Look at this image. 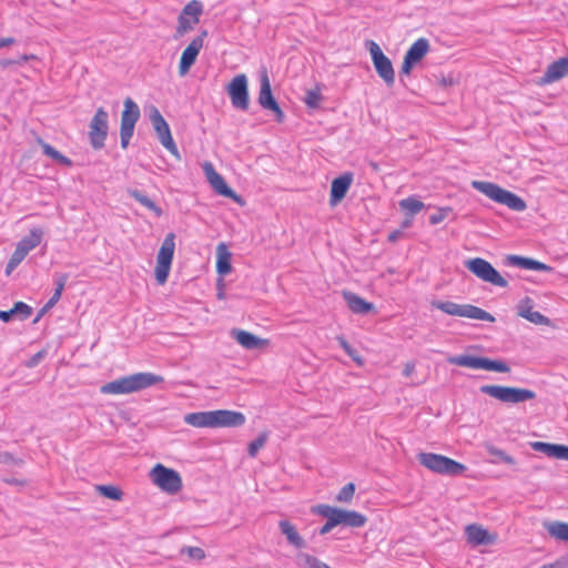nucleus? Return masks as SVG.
Masks as SVG:
<instances>
[{
  "label": "nucleus",
  "mask_w": 568,
  "mask_h": 568,
  "mask_svg": "<svg viewBox=\"0 0 568 568\" xmlns=\"http://www.w3.org/2000/svg\"><path fill=\"white\" fill-rule=\"evenodd\" d=\"M163 382V377L150 372L126 375L101 386L102 394H131Z\"/></svg>",
  "instance_id": "1"
},
{
  "label": "nucleus",
  "mask_w": 568,
  "mask_h": 568,
  "mask_svg": "<svg viewBox=\"0 0 568 568\" xmlns=\"http://www.w3.org/2000/svg\"><path fill=\"white\" fill-rule=\"evenodd\" d=\"M146 209H149L150 211L154 212L156 216H161L162 215V209L160 206H158L155 204V202H153L151 199L148 200V202L145 203L144 205Z\"/></svg>",
  "instance_id": "57"
},
{
  "label": "nucleus",
  "mask_w": 568,
  "mask_h": 568,
  "mask_svg": "<svg viewBox=\"0 0 568 568\" xmlns=\"http://www.w3.org/2000/svg\"><path fill=\"white\" fill-rule=\"evenodd\" d=\"M199 23V19H192L180 13L178 18V28L175 38L182 37L184 33L193 30L194 26Z\"/></svg>",
  "instance_id": "39"
},
{
  "label": "nucleus",
  "mask_w": 568,
  "mask_h": 568,
  "mask_svg": "<svg viewBox=\"0 0 568 568\" xmlns=\"http://www.w3.org/2000/svg\"><path fill=\"white\" fill-rule=\"evenodd\" d=\"M150 477L152 481L165 493L176 494L182 489V478L180 474L162 464H156L151 469Z\"/></svg>",
  "instance_id": "10"
},
{
  "label": "nucleus",
  "mask_w": 568,
  "mask_h": 568,
  "mask_svg": "<svg viewBox=\"0 0 568 568\" xmlns=\"http://www.w3.org/2000/svg\"><path fill=\"white\" fill-rule=\"evenodd\" d=\"M42 234V230L40 229L31 230L28 236H24L18 242L17 247L26 255H28L30 251L36 248L41 243Z\"/></svg>",
  "instance_id": "33"
},
{
  "label": "nucleus",
  "mask_w": 568,
  "mask_h": 568,
  "mask_svg": "<svg viewBox=\"0 0 568 568\" xmlns=\"http://www.w3.org/2000/svg\"><path fill=\"white\" fill-rule=\"evenodd\" d=\"M518 315L536 325H548L550 323L547 316L542 315L540 312L534 311L529 305H520Z\"/></svg>",
  "instance_id": "36"
},
{
  "label": "nucleus",
  "mask_w": 568,
  "mask_h": 568,
  "mask_svg": "<svg viewBox=\"0 0 568 568\" xmlns=\"http://www.w3.org/2000/svg\"><path fill=\"white\" fill-rule=\"evenodd\" d=\"M150 120L158 134V138L162 145L174 156L180 158L178 146L172 138L170 126L165 119L160 113L159 109L152 106L150 109Z\"/></svg>",
  "instance_id": "13"
},
{
  "label": "nucleus",
  "mask_w": 568,
  "mask_h": 568,
  "mask_svg": "<svg viewBox=\"0 0 568 568\" xmlns=\"http://www.w3.org/2000/svg\"><path fill=\"white\" fill-rule=\"evenodd\" d=\"M214 428L220 427H240L246 422V417L241 412L229 409L213 410Z\"/></svg>",
  "instance_id": "19"
},
{
  "label": "nucleus",
  "mask_w": 568,
  "mask_h": 568,
  "mask_svg": "<svg viewBox=\"0 0 568 568\" xmlns=\"http://www.w3.org/2000/svg\"><path fill=\"white\" fill-rule=\"evenodd\" d=\"M278 529L281 534L285 536L288 545L293 546L296 549H303L306 547L305 539L298 534L295 525H293L290 520H280Z\"/></svg>",
  "instance_id": "24"
},
{
  "label": "nucleus",
  "mask_w": 568,
  "mask_h": 568,
  "mask_svg": "<svg viewBox=\"0 0 568 568\" xmlns=\"http://www.w3.org/2000/svg\"><path fill=\"white\" fill-rule=\"evenodd\" d=\"M11 456L8 453H0V462H7Z\"/></svg>",
  "instance_id": "64"
},
{
  "label": "nucleus",
  "mask_w": 568,
  "mask_h": 568,
  "mask_svg": "<svg viewBox=\"0 0 568 568\" xmlns=\"http://www.w3.org/2000/svg\"><path fill=\"white\" fill-rule=\"evenodd\" d=\"M128 193L132 199H134L136 202H139L143 206L150 199L146 194H144L143 192H141L136 189H130V190H128Z\"/></svg>",
  "instance_id": "51"
},
{
  "label": "nucleus",
  "mask_w": 568,
  "mask_h": 568,
  "mask_svg": "<svg viewBox=\"0 0 568 568\" xmlns=\"http://www.w3.org/2000/svg\"><path fill=\"white\" fill-rule=\"evenodd\" d=\"M37 143L41 146L43 154L49 156L50 159H52L58 164H61L63 166H71L72 165V161L69 158L63 155L60 151H58L52 145L47 143L40 136L37 138Z\"/></svg>",
  "instance_id": "31"
},
{
  "label": "nucleus",
  "mask_w": 568,
  "mask_h": 568,
  "mask_svg": "<svg viewBox=\"0 0 568 568\" xmlns=\"http://www.w3.org/2000/svg\"><path fill=\"white\" fill-rule=\"evenodd\" d=\"M203 12V4L199 0L190 1L182 10V14L192 19H199Z\"/></svg>",
  "instance_id": "41"
},
{
  "label": "nucleus",
  "mask_w": 568,
  "mask_h": 568,
  "mask_svg": "<svg viewBox=\"0 0 568 568\" xmlns=\"http://www.w3.org/2000/svg\"><path fill=\"white\" fill-rule=\"evenodd\" d=\"M316 513L318 515L329 514L336 526L343 525L347 527L359 528L363 527L367 521V518L358 511L345 510L328 505L317 506Z\"/></svg>",
  "instance_id": "11"
},
{
  "label": "nucleus",
  "mask_w": 568,
  "mask_h": 568,
  "mask_svg": "<svg viewBox=\"0 0 568 568\" xmlns=\"http://www.w3.org/2000/svg\"><path fill=\"white\" fill-rule=\"evenodd\" d=\"M202 169L206 180L209 181L211 186L216 191V193L230 199L237 197L235 192L226 184L224 178L216 172L211 162H205Z\"/></svg>",
  "instance_id": "18"
},
{
  "label": "nucleus",
  "mask_w": 568,
  "mask_h": 568,
  "mask_svg": "<svg viewBox=\"0 0 568 568\" xmlns=\"http://www.w3.org/2000/svg\"><path fill=\"white\" fill-rule=\"evenodd\" d=\"M355 494V484L348 483L342 487L336 496V500L339 503H351Z\"/></svg>",
  "instance_id": "43"
},
{
  "label": "nucleus",
  "mask_w": 568,
  "mask_h": 568,
  "mask_svg": "<svg viewBox=\"0 0 568 568\" xmlns=\"http://www.w3.org/2000/svg\"><path fill=\"white\" fill-rule=\"evenodd\" d=\"M471 186L490 200L504 204L516 212H523L527 207L526 202L520 196L493 182L473 181Z\"/></svg>",
  "instance_id": "2"
},
{
  "label": "nucleus",
  "mask_w": 568,
  "mask_h": 568,
  "mask_svg": "<svg viewBox=\"0 0 568 568\" xmlns=\"http://www.w3.org/2000/svg\"><path fill=\"white\" fill-rule=\"evenodd\" d=\"M174 237L175 235L173 233H169L164 237L158 253L156 263L172 264L175 248Z\"/></svg>",
  "instance_id": "29"
},
{
  "label": "nucleus",
  "mask_w": 568,
  "mask_h": 568,
  "mask_svg": "<svg viewBox=\"0 0 568 568\" xmlns=\"http://www.w3.org/2000/svg\"><path fill=\"white\" fill-rule=\"evenodd\" d=\"M531 448L536 452L542 453L548 457H552L555 444L534 442L530 444Z\"/></svg>",
  "instance_id": "48"
},
{
  "label": "nucleus",
  "mask_w": 568,
  "mask_h": 568,
  "mask_svg": "<svg viewBox=\"0 0 568 568\" xmlns=\"http://www.w3.org/2000/svg\"><path fill=\"white\" fill-rule=\"evenodd\" d=\"M180 552H181V555L186 554L189 556V558L193 559V560H201L205 557L204 550L200 547L186 546V547H183Z\"/></svg>",
  "instance_id": "47"
},
{
  "label": "nucleus",
  "mask_w": 568,
  "mask_h": 568,
  "mask_svg": "<svg viewBox=\"0 0 568 568\" xmlns=\"http://www.w3.org/2000/svg\"><path fill=\"white\" fill-rule=\"evenodd\" d=\"M44 357V352H38L36 353L28 362L27 366L28 367H34L37 366L41 359Z\"/></svg>",
  "instance_id": "55"
},
{
  "label": "nucleus",
  "mask_w": 568,
  "mask_h": 568,
  "mask_svg": "<svg viewBox=\"0 0 568 568\" xmlns=\"http://www.w3.org/2000/svg\"><path fill=\"white\" fill-rule=\"evenodd\" d=\"M207 37V31L203 30L197 37H195L191 43L184 49L182 52L180 63H179V73L180 75H185L191 67L195 63L196 58L203 48L204 39Z\"/></svg>",
  "instance_id": "16"
},
{
  "label": "nucleus",
  "mask_w": 568,
  "mask_h": 568,
  "mask_svg": "<svg viewBox=\"0 0 568 568\" xmlns=\"http://www.w3.org/2000/svg\"><path fill=\"white\" fill-rule=\"evenodd\" d=\"M343 297L348 308L355 314H367L375 308L373 303H369L358 296L357 294L348 291L343 292Z\"/></svg>",
  "instance_id": "25"
},
{
  "label": "nucleus",
  "mask_w": 568,
  "mask_h": 568,
  "mask_svg": "<svg viewBox=\"0 0 568 568\" xmlns=\"http://www.w3.org/2000/svg\"><path fill=\"white\" fill-rule=\"evenodd\" d=\"M322 94L318 90H308L304 98V102L308 108L315 109L320 105Z\"/></svg>",
  "instance_id": "46"
},
{
  "label": "nucleus",
  "mask_w": 568,
  "mask_h": 568,
  "mask_svg": "<svg viewBox=\"0 0 568 568\" xmlns=\"http://www.w3.org/2000/svg\"><path fill=\"white\" fill-rule=\"evenodd\" d=\"M323 517H325L327 520L326 523L318 529V534L320 535H326L328 534L334 527H336L332 516L329 514L327 515H322Z\"/></svg>",
  "instance_id": "52"
},
{
  "label": "nucleus",
  "mask_w": 568,
  "mask_h": 568,
  "mask_svg": "<svg viewBox=\"0 0 568 568\" xmlns=\"http://www.w3.org/2000/svg\"><path fill=\"white\" fill-rule=\"evenodd\" d=\"M465 534L467 541L473 546H487L491 545L495 540V537L491 536L487 529L476 524L468 525L465 528Z\"/></svg>",
  "instance_id": "23"
},
{
  "label": "nucleus",
  "mask_w": 568,
  "mask_h": 568,
  "mask_svg": "<svg viewBox=\"0 0 568 568\" xmlns=\"http://www.w3.org/2000/svg\"><path fill=\"white\" fill-rule=\"evenodd\" d=\"M366 49L369 51L374 68L387 87L395 82V70L392 61L384 54L381 47L373 40L366 41Z\"/></svg>",
  "instance_id": "8"
},
{
  "label": "nucleus",
  "mask_w": 568,
  "mask_h": 568,
  "mask_svg": "<svg viewBox=\"0 0 568 568\" xmlns=\"http://www.w3.org/2000/svg\"><path fill=\"white\" fill-rule=\"evenodd\" d=\"M27 255L21 252L18 247H16L14 252L12 253L10 260L14 262L17 265H19Z\"/></svg>",
  "instance_id": "56"
},
{
  "label": "nucleus",
  "mask_w": 568,
  "mask_h": 568,
  "mask_svg": "<svg viewBox=\"0 0 568 568\" xmlns=\"http://www.w3.org/2000/svg\"><path fill=\"white\" fill-rule=\"evenodd\" d=\"M414 371V365L413 364H407L404 368V375L408 376L412 374V372Z\"/></svg>",
  "instance_id": "62"
},
{
  "label": "nucleus",
  "mask_w": 568,
  "mask_h": 568,
  "mask_svg": "<svg viewBox=\"0 0 568 568\" xmlns=\"http://www.w3.org/2000/svg\"><path fill=\"white\" fill-rule=\"evenodd\" d=\"M37 143L41 146L43 154L49 156L50 159H52L58 164H61L63 166H71L72 165V161L69 158L63 155L60 151H58L52 145L47 143L40 136L37 138Z\"/></svg>",
  "instance_id": "32"
},
{
  "label": "nucleus",
  "mask_w": 568,
  "mask_h": 568,
  "mask_svg": "<svg viewBox=\"0 0 568 568\" xmlns=\"http://www.w3.org/2000/svg\"><path fill=\"white\" fill-rule=\"evenodd\" d=\"M546 529L551 537L568 541V523L552 521L546 524Z\"/></svg>",
  "instance_id": "38"
},
{
  "label": "nucleus",
  "mask_w": 568,
  "mask_h": 568,
  "mask_svg": "<svg viewBox=\"0 0 568 568\" xmlns=\"http://www.w3.org/2000/svg\"><path fill=\"white\" fill-rule=\"evenodd\" d=\"M417 459L420 465L440 475L458 476L466 470L465 465L439 454L420 453Z\"/></svg>",
  "instance_id": "3"
},
{
  "label": "nucleus",
  "mask_w": 568,
  "mask_h": 568,
  "mask_svg": "<svg viewBox=\"0 0 568 568\" xmlns=\"http://www.w3.org/2000/svg\"><path fill=\"white\" fill-rule=\"evenodd\" d=\"M530 270H532V271H541V272H550L552 270V267L547 265V264H545V263H541V262L532 258L531 268Z\"/></svg>",
  "instance_id": "54"
},
{
  "label": "nucleus",
  "mask_w": 568,
  "mask_h": 568,
  "mask_svg": "<svg viewBox=\"0 0 568 568\" xmlns=\"http://www.w3.org/2000/svg\"><path fill=\"white\" fill-rule=\"evenodd\" d=\"M399 207L406 212L407 215L414 216L419 213L425 204L416 196H408L399 201Z\"/></svg>",
  "instance_id": "37"
},
{
  "label": "nucleus",
  "mask_w": 568,
  "mask_h": 568,
  "mask_svg": "<svg viewBox=\"0 0 568 568\" xmlns=\"http://www.w3.org/2000/svg\"><path fill=\"white\" fill-rule=\"evenodd\" d=\"M213 410L195 412L184 416V422L196 428H214Z\"/></svg>",
  "instance_id": "27"
},
{
  "label": "nucleus",
  "mask_w": 568,
  "mask_h": 568,
  "mask_svg": "<svg viewBox=\"0 0 568 568\" xmlns=\"http://www.w3.org/2000/svg\"><path fill=\"white\" fill-rule=\"evenodd\" d=\"M13 63H14V60H10V59H4V60H1V61H0V64H1L3 68H7V67H9V65H11V64H13Z\"/></svg>",
  "instance_id": "63"
},
{
  "label": "nucleus",
  "mask_w": 568,
  "mask_h": 568,
  "mask_svg": "<svg viewBox=\"0 0 568 568\" xmlns=\"http://www.w3.org/2000/svg\"><path fill=\"white\" fill-rule=\"evenodd\" d=\"M507 265L516 266L524 270H530L531 268V262L532 258L530 257H524L519 255H508L506 258Z\"/></svg>",
  "instance_id": "42"
},
{
  "label": "nucleus",
  "mask_w": 568,
  "mask_h": 568,
  "mask_svg": "<svg viewBox=\"0 0 568 568\" xmlns=\"http://www.w3.org/2000/svg\"><path fill=\"white\" fill-rule=\"evenodd\" d=\"M479 390L505 404H519L536 397L530 389L500 385H481Z\"/></svg>",
  "instance_id": "5"
},
{
  "label": "nucleus",
  "mask_w": 568,
  "mask_h": 568,
  "mask_svg": "<svg viewBox=\"0 0 568 568\" xmlns=\"http://www.w3.org/2000/svg\"><path fill=\"white\" fill-rule=\"evenodd\" d=\"M341 346L354 361L362 364L361 358L355 355L356 351L345 339H341Z\"/></svg>",
  "instance_id": "53"
},
{
  "label": "nucleus",
  "mask_w": 568,
  "mask_h": 568,
  "mask_svg": "<svg viewBox=\"0 0 568 568\" xmlns=\"http://www.w3.org/2000/svg\"><path fill=\"white\" fill-rule=\"evenodd\" d=\"M97 490L103 497L112 500H120L123 496L122 490L113 485H98Z\"/></svg>",
  "instance_id": "40"
},
{
  "label": "nucleus",
  "mask_w": 568,
  "mask_h": 568,
  "mask_svg": "<svg viewBox=\"0 0 568 568\" xmlns=\"http://www.w3.org/2000/svg\"><path fill=\"white\" fill-rule=\"evenodd\" d=\"M552 458L568 460V446L555 444Z\"/></svg>",
  "instance_id": "50"
},
{
  "label": "nucleus",
  "mask_w": 568,
  "mask_h": 568,
  "mask_svg": "<svg viewBox=\"0 0 568 568\" xmlns=\"http://www.w3.org/2000/svg\"><path fill=\"white\" fill-rule=\"evenodd\" d=\"M17 267H18V265L14 262H12L11 260H9V262L7 263V266H6V274L10 275L11 272L13 270H16Z\"/></svg>",
  "instance_id": "60"
},
{
  "label": "nucleus",
  "mask_w": 568,
  "mask_h": 568,
  "mask_svg": "<svg viewBox=\"0 0 568 568\" xmlns=\"http://www.w3.org/2000/svg\"><path fill=\"white\" fill-rule=\"evenodd\" d=\"M37 143L41 146L43 154L49 156L50 159H52L58 164H61L63 166H71L72 165V161L69 158L63 155L60 151H58L52 145L47 143L40 136L37 138Z\"/></svg>",
  "instance_id": "30"
},
{
  "label": "nucleus",
  "mask_w": 568,
  "mask_h": 568,
  "mask_svg": "<svg viewBox=\"0 0 568 568\" xmlns=\"http://www.w3.org/2000/svg\"><path fill=\"white\" fill-rule=\"evenodd\" d=\"M227 93L231 98L232 105L242 111L248 108V90L247 78L245 74H237L233 78L227 87Z\"/></svg>",
  "instance_id": "14"
},
{
  "label": "nucleus",
  "mask_w": 568,
  "mask_h": 568,
  "mask_svg": "<svg viewBox=\"0 0 568 568\" xmlns=\"http://www.w3.org/2000/svg\"><path fill=\"white\" fill-rule=\"evenodd\" d=\"M352 182L353 174L349 172H346L332 181L329 195L331 205H336L345 197Z\"/></svg>",
  "instance_id": "20"
},
{
  "label": "nucleus",
  "mask_w": 568,
  "mask_h": 568,
  "mask_svg": "<svg viewBox=\"0 0 568 568\" xmlns=\"http://www.w3.org/2000/svg\"><path fill=\"white\" fill-rule=\"evenodd\" d=\"M400 235V232L399 231H394L392 232L389 235H388V241L389 242H396L397 239L399 237Z\"/></svg>",
  "instance_id": "61"
},
{
  "label": "nucleus",
  "mask_w": 568,
  "mask_h": 568,
  "mask_svg": "<svg viewBox=\"0 0 568 568\" xmlns=\"http://www.w3.org/2000/svg\"><path fill=\"white\" fill-rule=\"evenodd\" d=\"M267 440V434H260L254 440L248 444L247 453L251 457H255L258 450L265 445Z\"/></svg>",
  "instance_id": "44"
},
{
  "label": "nucleus",
  "mask_w": 568,
  "mask_h": 568,
  "mask_svg": "<svg viewBox=\"0 0 568 568\" xmlns=\"http://www.w3.org/2000/svg\"><path fill=\"white\" fill-rule=\"evenodd\" d=\"M448 212H450L449 207L439 209L437 213H434L429 216V223L432 225L442 223L446 219Z\"/></svg>",
  "instance_id": "49"
},
{
  "label": "nucleus",
  "mask_w": 568,
  "mask_h": 568,
  "mask_svg": "<svg viewBox=\"0 0 568 568\" xmlns=\"http://www.w3.org/2000/svg\"><path fill=\"white\" fill-rule=\"evenodd\" d=\"M448 362L457 366L469 367L474 369H486L499 373H508L510 371V367L504 361L490 359L488 357L456 355L449 357Z\"/></svg>",
  "instance_id": "6"
},
{
  "label": "nucleus",
  "mask_w": 568,
  "mask_h": 568,
  "mask_svg": "<svg viewBox=\"0 0 568 568\" xmlns=\"http://www.w3.org/2000/svg\"><path fill=\"white\" fill-rule=\"evenodd\" d=\"M231 334L236 339V342L246 349H256L265 343L264 339H261L260 337L246 331L233 329Z\"/></svg>",
  "instance_id": "28"
},
{
  "label": "nucleus",
  "mask_w": 568,
  "mask_h": 568,
  "mask_svg": "<svg viewBox=\"0 0 568 568\" xmlns=\"http://www.w3.org/2000/svg\"><path fill=\"white\" fill-rule=\"evenodd\" d=\"M465 266L484 282L499 287L508 286V282L500 275V273L488 261L481 257L465 261Z\"/></svg>",
  "instance_id": "9"
},
{
  "label": "nucleus",
  "mask_w": 568,
  "mask_h": 568,
  "mask_svg": "<svg viewBox=\"0 0 568 568\" xmlns=\"http://www.w3.org/2000/svg\"><path fill=\"white\" fill-rule=\"evenodd\" d=\"M123 105L124 109L121 114L120 139L121 146L126 149L133 136L134 128L141 116V112L139 105L131 98H126Z\"/></svg>",
  "instance_id": "7"
},
{
  "label": "nucleus",
  "mask_w": 568,
  "mask_h": 568,
  "mask_svg": "<svg viewBox=\"0 0 568 568\" xmlns=\"http://www.w3.org/2000/svg\"><path fill=\"white\" fill-rule=\"evenodd\" d=\"M31 59H34L33 54H22L17 60H14V64H22Z\"/></svg>",
  "instance_id": "59"
},
{
  "label": "nucleus",
  "mask_w": 568,
  "mask_h": 568,
  "mask_svg": "<svg viewBox=\"0 0 568 568\" xmlns=\"http://www.w3.org/2000/svg\"><path fill=\"white\" fill-rule=\"evenodd\" d=\"M429 51V41L426 38L417 39L406 51L400 69V75H409L412 69Z\"/></svg>",
  "instance_id": "15"
},
{
  "label": "nucleus",
  "mask_w": 568,
  "mask_h": 568,
  "mask_svg": "<svg viewBox=\"0 0 568 568\" xmlns=\"http://www.w3.org/2000/svg\"><path fill=\"white\" fill-rule=\"evenodd\" d=\"M68 274H60L58 277H55V290L52 294V296L49 298V301L45 303V305L41 308V313H45L50 308H52L61 298L62 292L64 290V286L68 282Z\"/></svg>",
  "instance_id": "35"
},
{
  "label": "nucleus",
  "mask_w": 568,
  "mask_h": 568,
  "mask_svg": "<svg viewBox=\"0 0 568 568\" xmlns=\"http://www.w3.org/2000/svg\"><path fill=\"white\" fill-rule=\"evenodd\" d=\"M171 270V264L156 263L155 278L159 284H164L168 281Z\"/></svg>",
  "instance_id": "45"
},
{
  "label": "nucleus",
  "mask_w": 568,
  "mask_h": 568,
  "mask_svg": "<svg viewBox=\"0 0 568 568\" xmlns=\"http://www.w3.org/2000/svg\"><path fill=\"white\" fill-rule=\"evenodd\" d=\"M109 132V113L104 108H98L89 123V140L94 150L104 146Z\"/></svg>",
  "instance_id": "12"
},
{
  "label": "nucleus",
  "mask_w": 568,
  "mask_h": 568,
  "mask_svg": "<svg viewBox=\"0 0 568 568\" xmlns=\"http://www.w3.org/2000/svg\"><path fill=\"white\" fill-rule=\"evenodd\" d=\"M16 43V39L12 37L0 38V49L4 47H9Z\"/></svg>",
  "instance_id": "58"
},
{
  "label": "nucleus",
  "mask_w": 568,
  "mask_h": 568,
  "mask_svg": "<svg viewBox=\"0 0 568 568\" xmlns=\"http://www.w3.org/2000/svg\"><path fill=\"white\" fill-rule=\"evenodd\" d=\"M485 449L487 454L489 455L488 462L493 465H500L505 464L511 467L513 471H521L517 460L509 454H507L505 450L496 447L493 444L485 445Z\"/></svg>",
  "instance_id": "22"
},
{
  "label": "nucleus",
  "mask_w": 568,
  "mask_h": 568,
  "mask_svg": "<svg viewBox=\"0 0 568 568\" xmlns=\"http://www.w3.org/2000/svg\"><path fill=\"white\" fill-rule=\"evenodd\" d=\"M432 306L452 316L491 323L495 322V317L490 313L471 304H457L450 301H433Z\"/></svg>",
  "instance_id": "4"
},
{
  "label": "nucleus",
  "mask_w": 568,
  "mask_h": 568,
  "mask_svg": "<svg viewBox=\"0 0 568 568\" xmlns=\"http://www.w3.org/2000/svg\"><path fill=\"white\" fill-rule=\"evenodd\" d=\"M216 271L220 275H226L232 271V254L227 251L224 243L219 244L217 248Z\"/></svg>",
  "instance_id": "34"
},
{
  "label": "nucleus",
  "mask_w": 568,
  "mask_h": 568,
  "mask_svg": "<svg viewBox=\"0 0 568 568\" xmlns=\"http://www.w3.org/2000/svg\"><path fill=\"white\" fill-rule=\"evenodd\" d=\"M568 75V57L550 63L540 79L541 84L554 83Z\"/></svg>",
  "instance_id": "21"
},
{
  "label": "nucleus",
  "mask_w": 568,
  "mask_h": 568,
  "mask_svg": "<svg viewBox=\"0 0 568 568\" xmlns=\"http://www.w3.org/2000/svg\"><path fill=\"white\" fill-rule=\"evenodd\" d=\"M32 314V307L24 302L14 303L13 307L9 311H0V321L8 323L13 318L24 321Z\"/></svg>",
  "instance_id": "26"
},
{
  "label": "nucleus",
  "mask_w": 568,
  "mask_h": 568,
  "mask_svg": "<svg viewBox=\"0 0 568 568\" xmlns=\"http://www.w3.org/2000/svg\"><path fill=\"white\" fill-rule=\"evenodd\" d=\"M258 103L263 109L273 111L277 122H283L284 112L273 97L270 79L266 72L261 77Z\"/></svg>",
  "instance_id": "17"
}]
</instances>
